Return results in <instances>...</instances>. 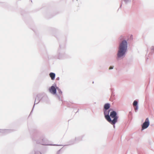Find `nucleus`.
I'll use <instances>...</instances> for the list:
<instances>
[{
    "label": "nucleus",
    "instance_id": "9b49d317",
    "mask_svg": "<svg viewBox=\"0 0 154 154\" xmlns=\"http://www.w3.org/2000/svg\"><path fill=\"white\" fill-rule=\"evenodd\" d=\"M137 109H138V107H136L135 108H134V109H135V110H137Z\"/></svg>",
    "mask_w": 154,
    "mask_h": 154
},
{
    "label": "nucleus",
    "instance_id": "20e7f679",
    "mask_svg": "<svg viewBox=\"0 0 154 154\" xmlns=\"http://www.w3.org/2000/svg\"><path fill=\"white\" fill-rule=\"evenodd\" d=\"M50 92L51 94H54L56 93V89L54 86H52L49 89Z\"/></svg>",
    "mask_w": 154,
    "mask_h": 154
},
{
    "label": "nucleus",
    "instance_id": "f03ea898",
    "mask_svg": "<svg viewBox=\"0 0 154 154\" xmlns=\"http://www.w3.org/2000/svg\"><path fill=\"white\" fill-rule=\"evenodd\" d=\"M116 115V112L113 111L110 112V116L109 115H106L105 118L111 124L114 125L117 121L118 117Z\"/></svg>",
    "mask_w": 154,
    "mask_h": 154
},
{
    "label": "nucleus",
    "instance_id": "0eeeda50",
    "mask_svg": "<svg viewBox=\"0 0 154 154\" xmlns=\"http://www.w3.org/2000/svg\"><path fill=\"white\" fill-rule=\"evenodd\" d=\"M137 102L136 100L134 101L133 103V105L134 106H137Z\"/></svg>",
    "mask_w": 154,
    "mask_h": 154
},
{
    "label": "nucleus",
    "instance_id": "f257e3e1",
    "mask_svg": "<svg viewBox=\"0 0 154 154\" xmlns=\"http://www.w3.org/2000/svg\"><path fill=\"white\" fill-rule=\"evenodd\" d=\"M127 48V43L126 41H122L120 44L119 50L117 54L118 57L123 56L126 52Z\"/></svg>",
    "mask_w": 154,
    "mask_h": 154
},
{
    "label": "nucleus",
    "instance_id": "1a4fd4ad",
    "mask_svg": "<svg viewBox=\"0 0 154 154\" xmlns=\"http://www.w3.org/2000/svg\"><path fill=\"white\" fill-rule=\"evenodd\" d=\"M57 89L59 91V94H62V92L59 89H58V88H57Z\"/></svg>",
    "mask_w": 154,
    "mask_h": 154
},
{
    "label": "nucleus",
    "instance_id": "423d86ee",
    "mask_svg": "<svg viewBox=\"0 0 154 154\" xmlns=\"http://www.w3.org/2000/svg\"><path fill=\"white\" fill-rule=\"evenodd\" d=\"M110 107V104L108 103L105 104L104 106V108L106 110L108 109Z\"/></svg>",
    "mask_w": 154,
    "mask_h": 154
},
{
    "label": "nucleus",
    "instance_id": "f8f14e48",
    "mask_svg": "<svg viewBox=\"0 0 154 154\" xmlns=\"http://www.w3.org/2000/svg\"><path fill=\"white\" fill-rule=\"evenodd\" d=\"M57 80H58V79H59V78H58H58H57Z\"/></svg>",
    "mask_w": 154,
    "mask_h": 154
},
{
    "label": "nucleus",
    "instance_id": "39448f33",
    "mask_svg": "<svg viewBox=\"0 0 154 154\" xmlns=\"http://www.w3.org/2000/svg\"><path fill=\"white\" fill-rule=\"evenodd\" d=\"M49 75L50 77L51 78V80H54V79L55 75L54 73L53 72H51L49 74Z\"/></svg>",
    "mask_w": 154,
    "mask_h": 154
},
{
    "label": "nucleus",
    "instance_id": "9d476101",
    "mask_svg": "<svg viewBox=\"0 0 154 154\" xmlns=\"http://www.w3.org/2000/svg\"><path fill=\"white\" fill-rule=\"evenodd\" d=\"M113 66H110L109 67V69H113Z\"/></svg>",
    "mask_w": 154,
    "mask_h": 154
},
{
    "label": "nucleus",
    "instance_id": "7ed1b4c3",
    "mask_svg": "<svg viewBox=\"0 0 154 154\" xmlns=\"http://www.w3.org/2000/svg\"><path fill=\"white\" fill-rule=\"evenodd\" d=\"M149 122L148 118H147L145 121V122L143 123L142 125V129L147 128L149 125Z\"/></svg>",
    "mask_w": 154,
    "mask_h": 154
},
{
    "label": "nucleus",
    "instance_id": "6e6552de",
    "mask_svg": "<svg viewBox=\"0 0 154 154\" xmlns=\"http://www.w3.org/2000/svg\"><path fill=\"white\" fill-rule=\"evenodd\" d=\"M104 114L105 116L106 115H109V112H106V111H105L104 112Z\"/></svg>",
    "mask_w": 154,
    "mask_h": 154
}]
</instances>
